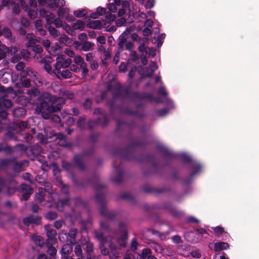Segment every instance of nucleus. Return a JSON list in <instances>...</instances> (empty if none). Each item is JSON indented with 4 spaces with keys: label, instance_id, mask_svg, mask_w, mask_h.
<instances>
[{
    "label": "nucleus",
    "instance_id": "24",
    "mask_svg": "<svg viewBox=\"0 0 259 259\" xmlns=\"http://www.w3.org/2000/svg\"><path fill=\"white\" fill-rule=\"evenodd\" d=\"M13 169L15 171L20 172L22 170V166L25 165L26 163H14Z\"/></svg>",
    "mask_w": 259,
    "mask_h": 259
},
{
    "label": "nucleus",
    "instance_id": "27",
    "mask_svg": "<svg viewBox=\"0 0 259 259\" xmlns=\"http://www.w3.org/2000/svg\"><path fill=\"white\" fill-rule=\"evenodd\" d=\"M11 7L13 10V12L15 14H18L20 12V7L18 4H16L14 2L11 3Z\"/></svg>",
    "mask_w": 259,
    "mask_h": 259
},
{
    "label": "nucleus",
    "instance_id": "9",
    "mask_svg": "<svg viewBox=\"0 0 259 259\" xmlns=\"http://www.w3.org/2000/svg\"><path fill=\"white\" fill-rule=\"evenodd\" d=\"M55 144L61 147H65V135L57 133L53 135Z\"/></svg>",
    "mask_w": 259,
    "mask_h": 259
},
{
    "label": "nucleus",
    "instance_id": "56",
    "mask_svg": "<svg viewBox=\"0 0 259 259\" xmlns=\"http://www.w3.org/2000/svg\"><path fill=\"white\" fill-rule=\"evenodd\" d=\"M52 165L54 166H56L57 165V163H55V162H53V163H51Z\"/></svg>",
    "mask_w": 259,
    "mask_h": 259
},
{
    "label": "nucleus",
    "instance_id": "13",
    "mask_svg": "<svg viewBox=\"0 0 259 259\" xmlns=\"http://www.w3.org/2000/svg\"><path fill=\"white\" fill-rule=\"evenodd\" d=\"M15 131L11 128V125L9 126V131L6 134V137L8 140H17L15 134H17Z\"/></svg>",
    "mask_w": 259,
    "mask_h": 259
},
{
    "label": "nucleus",
    "instance_id": "39",
    "mask_svg": "<svg viewBox=\"0 0 259 259\" xmlns=\"http://www.w3.org/2000/svg\"><path fill=\"white\" fill-rule=\"evenodd\" d=\"M20 59L21 57L20 55H15L11 58V61L12 62L15 63L18 62Z\"/></svg>",
    "mask_w": 259,
    "mask_h": 259
},
{
    "label": "nucleus",
    "instance_id": "34",
    "mask_svg": "<svg viewBox=\"0 0 259 259\" xmlns=\"http://www.w3.org/2000/svg\"><path fill=\"white\" fill-rule=\"evenodd\" d=\"M21 25L25 28L28 27L30 24L28 21L24 18H22L21 19Z\"/></svg>",
    "mask_w": 259,
    "mask_h": 259
},
{
    "label": "nucleus",
    "instance_id": "12",
    "mask_svg": "<svg viewBox=\"0 0 259 259\" xmlns=\"http://www.w3.org/2000/svg\"><path fill=\"white\" fill-rule=\"evenodd\" d=\"M47 156L50 162H54V161L57 160L60 157V153L56 150L49 153Z\"/></svg>",
    "mask_w": 259,
    "mask_h": 259
},
{
    "label": "nucleus",
    "instance_id": "42",
    "mask_svg": "<svg viewBox=\"0 0 259 259\" xmlns=\"http://www.w3.org/2000/svg\"><path fill=\"white\" fill-rule=\"evenodd\" d=\"M19 34L22 36L26 35V31L22 27H20L18 29Z\"/></svg>",
    "mask_w": 259,
    "mask_h": 259
},
{
    "label": "nucleus",
    "instance_id": "52",
    "mask_svg": "<svg viewBox=\"0 0 259 259\" xmlns=\"http://www.w3.org/2000/svg\"><path fill=\"white\" fill-rule=\"evenodd\" d=\"M5 205L7 207H10L12 206V203L11 201H8L5 203Z\"/></svg>",
    "mask_w": 259,
    "mask_h": 259
},
{
    "label": "nucleus",
    "instance_id": "28",
    "mask_svg": "<svg viewBox=\"0 0 259 259\" xmlns=\"http://www.w3.org/2000/svg\"><path fill=\"white\" fill-rule=\"evenodd\" d=\"M8 51H6V53L8 54H10L11 55L14 54L17 52V48L16 47H7Z\"/></svg>",
    "mask_w": 259,
    "mask_h": 259
},
{
    "label": "nucleus",
    "instance_id": "54",
    "mask_svg": "<svg viewBox=\"0 0 259 259\" xmlns=\"http://www.w3.org/2000/svg\"><path fill=\"white\" fill-rule=\"evenodd\" d=\"M50 185H48L46 186V188H47V190H48V192H49V193H53V190L52 189H51L50 190L49 189V187H50Z\"/></svg>",
    "mask_w": 259,
    "mask_h": 259
},
{
    "label": "nucleus",
    "instance_id": "47",
    "mask_svg": "<svg viewBox=\"0 0 259 259\" xmlns=\"http://www.w3.org/2000/svg\"><path fill=\"white\" fill-rule=\"evenodd\" d=\"M61 252L62 259H65V244L63 245Z\"/></svg>",
    "mask_w": 259,
    "mask_h": 259
},
{
    "label": "nucleus",
    "instance_id": "40",
    "mask_svg": "<svg viewBox=\"0 0 259 259\" xmlns=\"http://www.w3.org/2000/svg\"><path fill=\"white\" fill-rule=\"evenodd\" d=\"M39 209V206L37 204H34L32 205L31 210L34 213H37Z\"/></svg>",
    "mask_w": 259,
    "mask_h": 259
},
{
    "label": "nucleus",
    "instance_id": "26",
    "mask_svg": "<svg viewBox=\"0 0 259 259\" xmlns=\"http://www.w3.org/2000/svg\"><path fill=\"white\" fill-rule=\"evenodd\" d=\"M48 30L50 32V33L54 36H58V32L57 30V29L54 27L52 26L49 25L48 27Z\"/></svg>",
    "mask_w": 259,
    "mask_h": 259
},
{
    "label": "nucleus",
    "instance_id": "46",
    "mask_svg": "<svg viewBox=\"0 0 259 259\" xmlns=\"http://www.w3.org/2000/svg\"><path fill=\"white\" fill-rule=\"evenodd\" d=\"M10 3V0H2V5L4 7L8 6Z\"/></svg>",
    "mask_w": 259,
    "mask_h": 259
},
{
    "label": "nucleus",
    "instance_id": "49",
    "mask_svg": "<svg viewBox=\"0 0 259 259\" xmlns=\"http://www.w3.org/2000/svg\"><path fill=\"white\" fill-rule=\"evenodd\" d=\"M33 33H28V34H26V38L27 39H28V40H29L30 39H34L33 38Z\"/></svg>",
    "mask_w": 259,
    "mask_h": 259
},
{
    "label": "nucleus",
    "instance_id": "3",
    "mask_svg": "<svg viewBox=\"0 0 259 259\" xmlns=\"http://www.w3.org/2000/svg\"><path fill=\"white\" fill-rule=\"evenodd\" d=\"M40 7L39 13L42 17L46 18L48 25L54 23L55 18L52 14H48V10L45 8L46 5L47 9H51L55 10H58L57 13L59 17H63L65 15V8L63 6H60L61 0H38Z\"/></svg>",
    "mask_w": 259,
    "mask_h": 259
},
{
    "label": "nucleus",
    "instance_id": "57",
    "mask_svg": "<svg viewBox=\"0 0 259 259\" xmlns=\"http://www.w3.org/2000/svg\"><path fill=\"white\" fill-rule=\"evenodd\" d=\"M65 39V34H62L61 35V39Z\"/></svg>",
    "mask_w": 259,
    "mask_h": 259
},
{
    "label": "nucleus",
    "instance_id": "10",
    "mask_svg": "<svg viewBox=\"0 0 259 259\" xmlns=\"http://www.w3.org/2000/svg\"><path fill=\"white\" fill-rule=\"evenodd\" d=\"M20 3L22 8L27 9L29 7L35 8L37 6L36 0H20Z\"/></svg>",
    "mask_w": 259,
    "mask_h": 259
},
{
    "label": "nucleus",
    "instance_id": "18",
    "mask_svg": "<svg viewBox=\"0 0 259 259\" xmlns=\"http://www.w3.org/2000/svg\"><path fill=\"white\" fill-rule=\"evenodd\" d=\"M56 185L60 188V191L62 193H65V184L61 179L59 177H56Z\"/></svg>",
    "mask_w": 259,
    "mask_h": 259
},
{
    "label": "nucleus",
    "instance_id": "30",
    "mask_svg": "<svg viewBox=\"0 0 259 259\" xmlns=\"http://www.w3.org/2000/svg\"><path fill=\"white\" fill-rule=\"evenodd\" d=\"M23 222L24 224L26 226H29L31 224H32L30 215H28V217L24 218L23 220Z\"/></svg>",
    "mask_w": 259,
    "mask_h": 259
},
{
    "label": "nucleus",
    "instance_id": "32",
    "mask_svg": "<svg viewBox=\"0 0 259 259\" xmlns=\"http://www.w3.org/2000/svg\"><path fill=\"white\" fill-rule=\"evenodd\" d=\"M5 187H6L5 180L0 177V192H1Z\"/></svg>",
    "mask_w": 259,
    "mask_h": 259
},
{
    "label": "nucleus",
    "instance_id": "6",
    "mask_svg": "<svg viewBox=\"0 0 259 259\" xmlns=\"http://www.w3.org/2000/svg\"><path fill=\"white\" fill-rule=\"evenodd\" d=\"M45 229L46 231V235L48 237L46 240V245H53L56 242V236L57 234V231L51 228L49 225L45 226Z\"/></svg>",
    "mask_w": 259,
    "mask_h": 259
},
{
    "label": "nucleus",
    "instance_id": "19",
    "mask_svg": "<svg viewBox=\"0 0 259 259\" xmlns=\"http://www.w3.org/2000/svg\"><path fill=\"white\" fill-rule=\"evenodd\" d=\"M56 208L60 211H63L65 208V199L59 200L56 203Z\"/></svg>",
    "mask_w": 259,
    "mask_h": 259
},
{
    "label": "nucleus",
    "instance_id": "22",
    "mask_svg": "<svg viewBox=\"0 0 259 259\" xmlns=\"http://www.w3.org/2000/svg\"><path fill=\"white\" fill-rule=\"evenodd\" d=\"M26 11H28V15L30 18L32 19H34L36 18V16L37 15V13L35 10H33L31 9H29V7L26 9L24 8Z\"/></svg>",
    "mask_w": 259,
    "mask_h": 259
},
{
    "label": "nucleus",
    "instance_id": "21",
    "mask_svg": "<svg viewBox=\"0 0 259 259\" xmlns=\"http://www.w3.org/2000/svg\"><path fill=\"white\" fill-rule=\"evenodd\" d=\"M7 47L5 45H0V60L5 58L7 55Z\"/></svg>",
    "mask_w": 259,
    "mask_h": 259
},
{
    "label": "nucleus",
    "instance_id": "5",
    "mask_svg": "<svg viewBox=\"0 0 259 259\" xmlns=\"http://www.w3.org/2000/svg\"><path fill=\"white\" fill-rule=\"evenodd\" d=\"M5 88L4 86L0 85V124H2L3 120H7L8 113L6 110L12 106V101L8 99L5 95L2 94L5 93Z\"/></svg>",
    "mask_w": 259,
    "mask_h": 259
},
{
    "label": "nucleus",
    "instance_id": "41",
    "mask_svg": "<svg viewBox=\"0 0 259 259\" xmlns=\"http://www.w3.org/2000/svg\"><path fill=\"white\" fill-rule=\"evenodd\" d=\"M38 138H39L40 141L42 143H46L47 141V139L46 138V137L42 134H39L38 136Z\"/></svg>",
    "mask_w": 259,
    "mask_h": 259
},
{
    "label": "nucleus",
    "instance_id": "33",
    "mask_svg": "<svg viewBox=\"0 0 259 259\" xmlns=\"http://www.w3.org/2000/svg\"><path fill=\"white\" fill-rule=\"evenodd\" d=\"M25 67L24 63L22 62H19L18 64L16 65V69L18 71L22 70Z\"/></svg>",
    "mask_w": 259,
    "mask_h": 259
},
{
    "label": "nucleus",
    "instance_id": "59",
    "mask_svg": "<svg viewBox=\"0 0 259 259\" xmlns=\"http://www.w3.org/2000/svg\"><path fill=\"white\" fill-rule=\"evenodd\" d=\"M62 167L65 168V163H62Z\"/></svg>",
    "mask_w": 259,
    "mask_h": 259
},
{
    "label": "nucleus",
    "instance_id": "61",
    "mask_svg": "<svg viewBox=\"0 0 259 259\" xmlns=\"http://www.w3.org/2000/svg\"><path fill=\"white\" fill-rule=\"evenodd\" d=\"M42 163V165H41V166H44L45 164H46L47 163L46 162H44V163Z\"/></svg>",
    "mask_w": 259,
    "mask_h": 259
},
{
    "label": "nucleus",
    "instance_id": "23",
    "mask_svg": "<svg viewBox=\"0 0 259 259\" xmlns=\"http://www.w3.org/2000/svg\"><path fill=\"white\" fill-rule=\"evenodd\" d=\"M48 247V252L52 257L55 256L57 253L56 249L53 245H46Z\"/></svg>",
    "mask_w": 259,
    "mask_h": 259
},
{
    "label": "nucleus",
    "instance_id": "62",
    "mask_svg": "<svg viewBox=\"0 0 259 259\" xmlns=\"http://www.w3.org/2000/svg\"><path fill=\"white\" fill-rule=\"evenodd\" d=\"M65 103V99L63 100L62 101V103Z\"/></svg>",
    "mask_w": 259,
    "mask_h": 259
},
{
    "label": "nucleus",
    "instance_id": "38",
    "mask_svg": "<svg viewBox=\"0 0 259 259\" xmlns=\"http://www.w3.org/2000/svg\"><path fill=\"white\" fill-rule=\"evenodd\" d=\"M54 226L56 229H59L62 226V222L60 220L56 221L54 222Z\"/></svg>",
    "mask_w": 259,
    "mask_h": 259
},
{
    "label": "nucleus",
    "instance_id": "45",
    "mask_svg": "<svg viewBox=\"0 0 259 259\" xmlns=\"http://www.w3.org/2000/svg\"><path fill=\"white\" fill-rule=\"evenodd\" d=\"M39 199H40V201H42L43 200H44V196L42 194V189L41 188V189H39Z\"/></svg>",
    "mask_w": 259,
    "mask_h": 259
},
{
    "label": "nucleus",
    "instance_id": "50",
    "mask_svg": "<svg viewBox=\"0 0 259 259\" xmlns=\"http://www.w3.org/2000/svg\"><path fill=\"white\" fill-rule=\"evenodd\" d=\"M37 259H48V257L46 254H40L38 256Z\"/></svg>",
    "mask_w": 259,
    "mask_h": 259
},
{
    "label": "nucleus",
    "instance_id": "60",
    "mask_svg": "<svg viewBox=\"0 0 259 259\" xmlns=\"http://www.w3.org/2000/svg\"><path fill=\"white\" fill-rule=\"evenodd\" d=\"M20 162H28V161L27 160H23L22 161H21Z\"/></svg>",
    "mask_w": 259,
    "mask_h": 259
},
{
    "label": "nucleus",
    "instance_id": "37",
    "mask_svg": "<svg viewBox=\"0 0 259 259\" xmlns=\"http://www.w3.org/2000/svg\"><path fill=\"white\" fill-rule=\"evenodd\" d=\"M54 24L57 27H60L63 26V22L59 18L56 19L54 20Z\"/></svg>",
    "mask_w": 259,
    "mask_h": 259
},
{
    "label": "nucleus",
    "instance_id": "51",
    "mask_svg": "<svg viewBox=\"0 0 259 259\" xmlns=\"http://www.w3.org/2000/svg\"><path fill=\"white\" fill-rule=\"evenodd\" d=\"M38 31L40 32V34L42 35H45L47 34V31L43 29H39Z\"/></svg>",
    "mask_w": 259,
    "mask_h": 259
},
{
    "label": "nucleus",
    "instance_id": "20",
    "mask_svg": "<svg viewBox=\"0 0 259 259\" xmlns=\"http://www.w3.org/2000/svg\"><path fill=\"white\" fill-rule=\"evenodd\" d=\"M32 239L35 241L37 245L40 247L44 244V239L40 236H32Z\"/></svg>",
    "mask_w": 259,
    "mask_h": 259
},
{
    "label": "nucleus",
    "instance_id": "1",
    "mask_svg": "<svg viewBox=\"0 0 259 259\" xmlns=\"http://www.w3.org/2000/svg\"><path fill=\"white\" fill-rule=\"evenodd\" d=\"M36 111L40 113L43 118L49 119L50 118L55 122L61 121L59 116L52 114L61 110L63 105L57 102L56 97L49 93H46L38 98Z\"/></svg>",
    "mask_w": 259,
    "mask_h": 259
},
{
    "label": "nucleus",
    "instance_id": "48",
    "mask_svg": "<svg viewBox=\"0 0 259 259\" xmlns=\"http://www.w3.org/2000/svg\"><path fill=\"white\" fill-rule=\"evenodd\" d=\"M26 176H24V179L26 180L29 181L31 183H32V181L30 180L29 177L30 176V175L29 173H26Z\"/></svg>",
    "mask_w": 259,
    "mask_h": 259
},
{
    "label": "nucleus",
    "instance_id": "29",
    "mask_svg": "<svg viewBox=\"0 0 259 259\" xmlns=\"http://www.w3.org/2000/svg\"><path fill=\"white\" fill-rule=\"evenodd\" d=\"M33 51L37 54H40L43 51V49L40 45H35L33 46Z\"/></svg>",
    "mask_w": 259,
    "mask_h": 259
},
{
    "label": "nucleus",
    "instance_id": "2",
    "mask_svg": "<svg viewBox=\"0 0 259 259\" xmlns=\"http://www.w3.org/2000/svg\"><path fill=\"white\" fill-rule=\"evenodd\" d=\"M41 148L38 145H34L32 147H26L24 144H18L14 147H11L6 144L0 143V153L4 152L6 154H15L20 155L25 152L28 158L31 161L37 160L38 162H47L41 159L40 152Z\"/></svg>",
    "mask_w": 259,
    "mask_h": 259
},
{
    "label": "nucleus",
    "instance_id": "7",
    "mask_svg": "<svg viewBox=\"0 0 259 259\" xmlns=\"http://www.w3.org/2000/svg\"><path fill=\"white\" fill-rule=\"evenodd\" d=\"M17 189L18 191L22 193L21 199L25 201H27L33 193L32 188L28 184L24 183L20 185Z\"/></svg>",
    "mask_w": 259,
    "mask_h": 259
},
{
    "label": "nucleus",
    "instance_id": "25",
    "mask_svg": "<svg viewBox=\"0 0 259 259\" xmlns=\"http://www.w3.org/2000/svg\"><path fill=\"white\" fill-rule=\"evenodd\" d=\"M22 85L25 88H29L31 85V80L28 78H23L21 79Z\"/></svg>",
    "mask_w": 259,
    "mask_h": 259
},
{
    "label": "nucleus",
    "instance_id": "16",
    "mask_svg": "<svg viewBox=\"0 0 259 259\" xmlns=\"http://www.w3.org/2000/svg\"><path fill=\"white\" fill-rule=\"evenodd\" d=\"M32 224H34L37 226L40 225L41 222V217L38 215H34L33 214L29 215Z\"/></svg>",
    "mask_w": 259,
    "mask_h": 259
},
{
    "label": "nucleus",
    "instance_id": "43",
    "mask_svg": "<svg viewBox=\"0 0 259 259\" xmlns=\"http://www.w3.org/2000/svg\"><path fill=\"white\" fill-rule=\"evenodd\" d=\"M35 44V39H31L28 40L27 42L28 47H33Z\"/></svg>",
    "mask_w": 259,
    "mask_h": 259
},
{
    "label": "nucleus",
    "instance_id": "15",
    "mask_svg": "<svg viewBox=\"0 0 259 259\" xmlns=\"http://www.w3.org/2000/svg\"><path fill=\"white\" fill-rule=\"evenodd\" d=\"M2 35H3L5 38H7L10 40L11 39L12 37V33L11 30L7 27H4L3 29Z\"/></svg>",
    "mask_w": 259,
    "mask_h": 259
},
{
    "label": "nucleus",
    "instance_id": "58",
    "mask_svg": "<svg viewBox=\"0 0 259 259\" xmlns=\"http://www.w3.org/2000/svg\"><path fill=\"white\" fill-rule=\"evenodd\" d=\"M3 34V29H0V36L2 35Z\"/></svg>",
    "mask_w": 259,
    "mask_h": 259
},
{
    "label": "nucleus",
    "instance_id": "11",
    "mask_svg": "<svg viewBox=\"0 0 259 259\" xmlns=\"http://www.w3.org/2000/svg\"><path fill=\"white\" fill-rule=\"evenodd\" d=\"M26 111L23 107H18L14 109L13 114L16 117H23L26 115Z\"/></svg>",
    "mask_w": 259,
    "mask_h": 259
},
{
    "label": "nucleus",
    "instance_id": "4",
    "mask_svg": "<svg viewBox=\"0 0 259 259\" xmlns=\"http://www.w3.org/2000/svg\"><path fill=\"white\" fill-rule=\"evenodd\" d=\"M42 62L44 63V69L50 74L53 72L60 79L65 78V58L61 55L56 58V63L54 65V69L52 70L51 65L46 60L42 59Z\"/></svg>",
    "mask_w": 259,
    "mask_h": 259
},
{
    "label": "nucleus",
    "instance_id": "14",
    "mask_svg": "<svg viewBox=\"0 0 259 259\" xmlns=\"http://www.w3.org/2000/svg\"><path fill=\"white\" fill-rule=\"evenodd\" d=\"M57 213L53 211H48L45 215V218L49 221H53L57 219Z\"/></svg>",
    "mask_w": 259,
    "mask_h": 259
},
{
    "label": "nucleus",
    "instance_id": "53",
    "mask_svg": "<svg viewBox=\"0 0 259 259\" xmlns=\"http://www.w3.org/2000/svg\"><path fill=\"white\" fill-rule=\"evenodd\" d=\"M0 162H10V161L7 160H6V159H1ZM11 162H17V161H16L15 158H14V159Z\"/></svg>",
    "mask_w": 259,
    "mask_h": 259
},
{
    "label": "nucleus",
    "instance_id": "63",
    "mask_svg": "<svg viewBox=\"0 0 259 259\" xmlns=\"http://www.w3.org/2000/svg\"><path fill=\"white\" fill-rule=\"evenodd\" d=\"M64 230H62V234H63V233H64Z\"/></svg>",
    "mask_w": 259,
    "mask_h": 259
},
{
    "label": "nucleus",
    "instance_id": "44",
    "mask_svg": "<svg viewBox=\"0 0 259 259\" xmlns=\"http://www.w3.org/2000/svg\"><path fill=\"white\" fill-rule=\"evenodd\" d=\"M43 45L46 47L49 48L50 46V41L48 39H45L42 41Z\"/></svg>",
    "mask_w": 259,
    "mask_h": 259
},
{
    "label": "nucleus",
    "instance_id": "31",
    "mask_svg": "<svg viewBox=\"0 0 259 259\" xmlns=\"http://www.w3.org/2000/svg\"><path fill=\"white\" fill-rule=\"evenodd\" d=\"M21 55L22 56L24 59H28L29 58L30 56V53L26 50H22L21 51Z\"/></svg>",
    "mask_w": 259,
    "mask_h": 259
},
{
    "label": "nucleus",
    "instance_id": "35",
    "mask_svg": "<svg viewBox=\"0 0 259 259\" xmlns=\"http://www.w3.org/2000/svg\"><path fill=\"white\" fill-rule=\"evenodd\" d=\"M16 190V188L15 187H7V193L9 195H12V194L14 193Z\"/></svg>",
    "mask_w": 259,
    "mask_h": 259
},
{
    "label": "nucleus",
    "instance_id": "17",
    "mask_svg": "<svg viewBox=\"0 0 259 259\" xmlns=\"http://www.w3.org/2000/svg\"><path fill=\"white\" fill-rule=\"evenodd\" d=\"M39 91H38V90L37 89H32V90H29L28 92V94L31 96V97H37V98L36 99V100H37V101H36V106L37 105V103H38L39 101H38V98L39 97H40V96L37 97L38 96V94H39ZM47 93H45V94H46ZM45 94V93H44ZM44 95L42 94L41 95L42 96Z\"/></svg>",
    "mask_w": 259,
    "mask_h": 259
},
{
    "label": "nucleus",
    "instance_id": "8",
    "mask_svg": "<svg viewBox=\"0 0 259 259\" xmlns=\"http://www.w3.org/2000/svg\"><path fill=\"white\" fill-rule=\"evenodd\" d=\"M28 124L26 121H17L11 124V128L16 133H19L27 127Z\"/></svg>",
    "mask_w": 259,
    "mask_h": 259
},
{
    "label": "nucleus",
    "instance_id": "36",
    "mask_svg": "<svg viewBox=\"0 0 259 259\" xmlns=\"http://www.w3.org/2000/svg\"><path fill=\"white\" fill-rule=\"evenodd\" d=\"M24 139H25V141L28 143H30L32 139V135L29 133H26L24 135Z\"/></svg>",
    "mask_w": 259,
    "mask_h": 259
},
{
    "label": "nucleus",
    "instance_id": "64",
    "mask_svg": "<svg viewBox=\"0 0 259 259\" xmlns=\"http://www.w3.org/2000/svg\"><path fill=\"white\" fill-rule=\"evenodd\" d=\"M61 162H65V161H64V160H62L61 161Z\"/></svg>",
    "mask_w": 259,
    "mask_h": 259
},
{
    "label": "nucleus",
    "instance_id": "55",
    "mask_svg": "<svg viewBox=\"0 0 259 259\" xmlns=\"http://www.w3.org/2000/svg\"><path fill=\"white\" fill-rule=\"evenodd\" d=\"M10 163H6V162H5V163H1V166H7Z\"/></svg>",
    "mask_w": 259,
    "mask_h": 259
}]
</instances>
